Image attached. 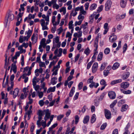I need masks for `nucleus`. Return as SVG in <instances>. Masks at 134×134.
Instances as JSON below:
<instances>
[{"label":"nucleus","mask_w":134,"mask_h":134,"mask_svg":"<svg viewBox=\"0 0 134 134\" xmlns=\"http://www.w3.org/2000/svg\"><path fill=\"white\" fill-rule=\"evenodd\" d=\"M83 86V83L82 82H81L79 83L78 85V89L79 90H80L82 89Z\"/></svg>","instance_id":"a18cd8bd"},{"label":"nucleus","mask_w":134,"mask_h":134,"mask_svg":"<svg viewBox=\"0 0 134 134\" xmlns=\"http://www.w3.org/2000/svg\"><path fill=\"white\" fill-rule=\"evenodd\" d=\"M77 14V12L76 11H74V10H73L72 11L70 14H71L73 16H75Z\"/></svg>","instance_id":"603ef678"},{"label":"nucleus","mask_w":134,"mask_h":134,"mask_svg":"<svg viewBox=\"0 0 134 134\" xmlns=\"http://www.w3.org/2000/svg\"><path fill=\"white\" fill-rule=\"evenodd\" d=\"M129 85V83L128 82H124L121 84L120 86L121 88H127Z\"/></svg>","instance_id":"6e6552de"},{"label":"nucleus","mask_w":134,"mask_h":134,"mask_svg":"<svg viewBox=\"0 0 134 134\" xmlns=\"http://www.w3.org/2000/svg\"><path fill=\"white\" fill-rule=\"evenodd\" d=\"M103 57V53L101 52H99L98 55L97 59L98 61H100L102 60Z\"/></svg>","instance_id":"f3484780"},{"label":"nucleus","mask_w":134,"mask_h":134,"mask_svg":"<svg viewBox=\"0 0 134 134\" xmlns=\"http://www.w3.org/2000/svg\"><path fill=\"white\" fill-rule=\"evenodd\" d=\"M111 4V2L110 0H108L107 1L105 5V10L106 11H108L110 10Z\"/></svg>","instance_id":"f03ea898"},{"label":"nucleus","mask_w":134,"mask_h":134,"mask_svg":"<svg viewBox=\"0 0 134 134\" xmlns=\"http://www.w3.org/2000/svg\"><path fill=\"white\" fill-rule=\"evenodd\" d=\"M36 14L35 13L34 14L32 15L31 14H30L28 16L29 19V20L31 19V18L34 19L35 17V15Z\"/></svg>","instance_id":"58836bf2"},{"label":"nucleus","mask_w":134,"mask_h":134,"mask_svg":"<svg viewBox=\"0 0 134 134\" xmlns=\"http://www.w3.org/2000/svg\"><path fill=\"white\" fill-rule=\"evenodd\" d=\"M63 50L61 48H60L59 50V54L57 56L60 57L62 55V52Z\"/></svg>","instance_id":"5fc2aeb1"},{"label":"nucleus","mask_w":134,"mask_h":134,"mask_svg":"<svg viewBox=\"0 0 134 134\" xmlns=\"http://www.w3.org/2000/svg\"><path fill=\"white\" fill-rule=\"evenodd\" d=\"M55 130H53V129L49 128V131L47 132V134H55Z\"/></svg>","instance_id":"bb28decb"},{"label":"nucleus","mask_w":134,"mask_h":134,"mask_svg":"<svg viewBox=\"0 0 134 134\" xmlns=\"http://www.w3.org/2000/svg\"><path fill=\"white\" fill-rule=\"evenodd\" d=\"M103 8V6L102 5H101V6H100L98 7V9L97 10V12H100L101 11H102Z\"/></svg>","instance_id":"052dcab7"},{"label":"nucleus","mask_w":134,"mask_h":134,"mask_svg":"<svg viewBox=\"0 0 134 134\" xmlns=\"http://www.w3.org/2000/svg\"><path fill=\"white\" fill-rule=\"evenodd\" d=\"M82 21V20H80L78 21H76L75 23V25L76 26L77 25H80Z\"/></svg>","instance_id":"13d9d810"},{"label":"nucleus","mask_w":134,"mask_h":134,"mask_svg":"<svg viewBox=\"0 0 134 134\" xmlns=\"http://www.w3.org/2000/svg\"><path fill=\"white\" fill-rule=\"evenodd\" d=\"M98 67V64L96 62L94 63L92 68V71L93 73H95L97 70Z\"/></svg>","instance_id":"1a4fd4ad"},{"label":"nucleus","mask_w":134,"mask_h":134,"mask_svg":"<svg viewBox=\"0 0 134 134\" xmlns=\"http://www.w3.org/2000/svg\"><path fill=\"white\" fill-rule=\"evenodd\" d=\"M79 92H77L76 93L74 97V100H76L78 98L79 95Z\"/></svg>","instance_id":"69168bd1"},{"label":"nucleus","mask_w":134,"mask_h":134,"mask_svg":"<svg viewBox=\"0 0 134 134\" xmlns=\"http://www.w3.org/2000/svg\"><path fill=\"white\" fill-rule=\"evenodd\" d=\"M32 31L29 29L27 32V31L26 32L25 34H27V37H28V38H30L32 34Z\"/></svg>","instance_id":"7c9ffc66"},{"label":"nucleus","mask_w":134,"mask_h":134,"mask_svg":"<svg viewBox=\"0 0 134 134\" xmlns=\"http://www.w3.org/2000/svg\"><path fill=\"white\" fill-rule=\"evenodd\" d=\"M24 41L23 38V36L21 35L20 36L19 39V41L20 43H22Z\"/></svg>","instance_id":"49530a36"},{"label":"nucleus","mask_w":134,"mask_h":134,"mask_svg":"<svg viewBox=\"0 0 134 134\" xmlns=\"http://www.w3.org/2000/svg\"><path fill=\"white\" fill-rule=\"evenodd\" d=\"M8 79L9 77L8 76L6 78V82L4 84V80H3V87H6V86L7 85L8 83Z\"/></svg>","instance_id":"c756f323"},{"label":"nucleus","mask_w":134,"mask_h":134,"mask_svg":"<svg viewBox=\"0 0 134 134\" xmlns=\"http://www.w3.org/2000/svg\"><path fill=\"white\" fill-rule=\"evenodd\" d=\"M57 78L56 77H55L52 78L51 83L53 85L55 84L57 82Z\"/></svg>","instance_id":"9b49d317"},{"label":"nucleus","mask_w":134,"mask_h":134,"mask_svg":"<svg viewBox=\"0 0 134 134\" xmlns=\"http://www.w3.org/2000/svg\"><path fill=\"white\" fill-rule=\"evenodd\" d=\"M37 37L34 34H33L31 37V40L32 41V43L35 44L37 42Z\"/></svg>","instance_id":"ddd939ff"},{"label":"nucleus","mask_w":134,"mask_h":134,"mask_svg":"<svg viewBox=\"0 0 134 134\" xmlns=\"http://www.w3.org/2000/svg\"><path fill=\"white\" fill-rule=\"evenodd\" d=\"M89 118L90 117L89 116L87 115L85 116L83 119V123L85 124L87 123L89 121Z\"/></svg>","instance_id":"4be33fe9"},{"label":"nucleus","mask_w":134,"mask_h":134,"mask_svg":"<svg viewBox=\"0 0 134 134\" xmlns=\"http://www.w3.org/2000/svg\"><path fill=\"white\" fill-rule=\"evenodd\" d=\"M110 52V49L108 48H107L104 50V53L105 54H107L109 53Z\"/></svg>","instance_id":"e433bc0d"},{"label":"nucleus","mask_w":134,"mask_h":134,"mask_svg":"<svg viewBox=\"0 0 134 134\" xmlns=\"http://www.w3.org/2000/svg\"><path fill=\"white\" fill-rule=\"evenodd\" d=\"M39 66L41 67H44V68L46 67V65H45V63L44 62H40L39 63Z\"/></svg>","instance_id":"8fccbe9b"},{"label":"nucleus","mask_w":134,"mask_h":134,"mask_svg":"<svg viewBox=\"0 0 134 134\" xmlns=\"http://www.w3.org/2000/svg\"><path fill=\"white\" fill-rule=\"evenodd\" d=\"M104 111L105 115L106 118L108 119H110L111 117V114L110 111L106 109H104Z\"/></svg>","instance_id":"7ed1b4c3"},{"label":"nucleus","mask_w":134,"mask_h":134,"mask_svg":"<svg viewBox=\"0 0 134 134\" xmlns=\"http://www.w3.org/2000/svg\"><path fill=\"white\" fill-rule=\"evenodd\" d=\"M94 14L93 13L89 17V23L90 24L92 23L93 21L94 18Z\"/></svg>","instance_id":"a211bd4d"},{"label":"nucleus","mask_w":134,"mask_h":134,"mask_svg":"<svg viewBox=\"0 0 134 134\" xmlns=\"http://www.w3.org/2000/svg\"><path fill=\"white\" fill-rule=\"evenodd\" d=\"M75 87H73L72 88L69 94V96L70 97H71L73 96L75 92Z\"/></svg>","instance_id":"412c9836"},{"label":"nucleus","mask_w":134,"mask_h":134,"mask_svg":"<svg viewBox=\"0 0 134 134\" xmlns=\"http://www.w3.org/2000/svg\"><path fill=\"white\" fill-rule=\"evenodd\" d=\"M96 116L95 114L93 115L91 118V122L92 123H94L96 120Z\"/></svg>","instance_id":"2f4dec72"},{"label":"nucleus","mask_w":134,"mask_h":134,"mask_svg":"<svg viewBox=\"0 0 134 134\" xmlns=\"http://www.w3.org/2000/svg\"><path fill=\"white\" fill-rule=\"evenodd\" d=\"M36 76H35L34 77L32 80V85L33 86H34L35 85H36L37 82L36 81Z\"/></svg>","instance_id":"c9c22d12"},{"label":"nucleus","mask_w":134,"mask_h":134,"mask_svg":"<svg viewBox=\"0 0 134 134\" xmlns=\"http://www.w3.org/2000/svg\"><path fill=\"white\" fill-rule=\"evenodd\" d=\"M14 15L13 14L9 13L7 19V23L8 21V19H9L10 20H12L14 19Z\"/></svg>","instance_id":"f8f14e48"},{"label":"nucleus","mask_w":134,"mask_h":134,"mask_svg":"<svg viewBox=\"0 0 134 134\" xmlns=\"http://www.w3.org/2000/svg\"><path fill=\"white\" fill-rule=\"evenodd\" d=\"M117 38V37L114 34H112L109 38V41L111 42H114Z\"/></svg>","instance_id":"39448f33"},{"label":"nucleus","mask_w":134,"mask_h":134,"mask_svg":"<svg viewBox=\"0 0 134 134\" xmlns=\"http://www.w3.org/2000/svg\"><path fill=\"white\" fill-rule=\"evenodd\" d=\"M19 92V90L18 88H15L13 92V94L14 98H15L18 95Z\"/></svg>","instance_id":"4468645a"},{"label":"nucleus","mask_w":134,"mask_h":134,"mask_svg":"<svg viewBox=\"0 0 134 134\" xmlns=\"http://www.w3.org/2000/svg\"><path fill=\"white\" fill-rule=\"evenodd\" d=\"M128 106L126 104H124L122 105L121 107V111L122 112H123L126 111L127 109Z\"/></svg>","instance_id":"dca6fc26"},{"label":"nucleus","mask_w":134,"mask_h":134,"mask_svg":"<svg viewBox=\"0 0 134 134\" xmlns=\"http://www.w3.org/2000/svg\"><path fill=\"white\" fill-rule=\"evenodd\" d=\"M122 80L121 79H119L117 80H114L112 81L111 83L110 84L111 85H113L118 83H119L121 82Z\"/></svg>","instance_id":"2eb2a0df"},{"label":"nucleus","mask_w":134,"mask_h":134,"mask_svg":"<svg viewBox=\"0 0 134 134\" xmlns=\"http://www.w3.org/2000/svg\"><path fill=\"white\" fill-rule=\"evenodd\" d=\"M117 100H115L110 105V107L111 108H112L117 103Z\"/></svg>","instance_id":"f704fd0d"},{"label":"nucleus","mask_w":134,"mask_h":134,"mask_svg":"<svg viewBox=\"0 0 134 134\" xmlns=\"http://www.w3.org/2000/svg\"><path fill=\"white\" fill-rule=\"evenodd\" d=\"M92 63L93 62L92 61L88 63L87 66V69H89L90 68Z\"/></svg>","instance_id":"09e8293b"},{"label":"nucleus","mask_w":134,"mask_h":134,"mask_svg":"<svg viewBox=\"0 0 134 134\" xmlns=\"http://www.w3.org/2000/svg\"><path fill=\"white\" fill-rule=\"evenodd\" d=\"M62 62V60H59L58 62V65H56V66H55L54 67L52 71H53L56 68H59L60 67V64H61Z\"/></svg>","instance_id":"393cba45"},{"label":"nucleus","mask_w":134,"mask_h":134,"mask_svg":"<svg viewBox=\"0 0 134 134\" xmlns=\"http://www.w3.org/2000/svg\"><path fill=\"white\" fill-rule=\"evenodd\" d=\"M90 51L88 47H87L86 49L84 51V53L86 54L87 55H88L90 53Z\"/></svg>","instance_id":"72a5a7b5"},{"label":"nucleus","mask_w":134,"mask_h":134,"mask_svg":"<svg viewBox=\"0 0 134 134\" xmlns=\"http://www.w3.org/2000/svg\"><path fill=\"white\" fill-rule=\"evenodd\" d=\"M104 75L105 76H107L108 74L109 73V72L108 70H105L103 72Z\"/></svg>","instance_id":"bf43d9fd"},{"label":"nucleus","mask_w":134,"mask_h":134,"mask_svg":"<svg viewBox=\"0 0 134 134\" xmlns=\"http://www.w3.org/2000/svg\"><path fill=\"white\" fill-rule=\"evenodd\" d=\"M94 77L92 76H91L87 80V82L88 83H90L93 82Z\"/></svg>","instance_id":"473e14b6"},{"label":"nucleus","mask_w":134,"mask_h":134,"mask_svg":"<svg viewBox=\"0 0 134 134\" xmlns=\"http://www.w3.org/2000/svg\"><path fill=\"white\" fill-rule=\"evenodd\" d=\"M84 17L82 15H81L80 14L78 17V19L80 20H82V21L84 19Z\"/></svg>","instance_id":"de8ad7c7"},{"label":"nucleus","mask_w":134,"mask_h":134,"mask_svg":"<svg viewBox=\"0 0 134 134\" xmlns=\"http://www.w3.org/2000/svg\"><path fill=\"white\" fill-rule=\"evenodd\" d=\"M79 119V118L78 115H76L75 117V124L76 125L78 123Z\"/></svg>","instance_id":"4c0bfd02"},{"label":"nucleus","mask_w":134,"mask_h":134,"mask_svg":"<svg viewBox=\"0 0 134 134\" xmlns=\"http://www.w3.org/2000/svg\"><path fill=\"white\" fill-rule=\"evenodd\" d=\"M44 103V102L42 100H40L38 102L39 104L41 107L42 106Z\"/></svg>","instance_id":"864d4df0"},{"label":"nucleus","mask_w":134,"mask_h":134,"mask_svg":"<svg viewBox=\"0 0 134 134\" xmlns=\"http://www.w3.org/2000/svg\"><path fill=\"white\" fill-rule=\"evenodd\" d=\"M89 6V3H88V2H87L85 4V9L86 10H87V9L88 8Z\"/></svg>","instance_id":"338daca9"},{"label":"nucleus","mask_w":134,"mask_h":134,"mask_svg":"<svg viewBox=\"0 0 134 134\" xmlns=\"http://www.w3.org/2000/svg\"><path fill=\"white\" fill-rule=\"evenodd\" d=\"M11 68L14 73H15L16 71V66L15 64H12Z\"/></svg>","instance_id":"a878e982"},{"label":"nucleus","mask_w":134,"mask_h":134,"mask_svg":"<svg viewBox=\"0 0 134 134\" xmlns=\"http://www.w3.org/2000/svg\"><path fill=\"white\" fill-rule=\"evenodd\" d=\"M98 40L96 39L95 41L94 44V47L95 48V49L94 50V51H97L98 48Z\"/></svg>","instance_id":"cd10ccee"},{"label":"nucleus","mask_w":134,"mask_h":134,"mask_svg":"<svg viewBox=\"0 0 134 134\" xmlns=\"http://www.w3.org/2000/svg\"><path fill=\"white\" fill-rule=\"evenodd\" d=\"M97 5L96 4H92L90 6V9L91 10H92L95 9L97 7Z\"/></svg>","instance_id":"b1692460"},{"label":"nucleus","mask_w":134,"mask_h":134,"mask_svg":"<svg viewBox=\"0 0 134 134\" xmlns=\"http://www.w3.org/2000/svg\"><path fill=\"white\" fill-rule=\"evenodd\" d=\"M64 116V115H60L58 116L57 117V120H60Z\"/></svg>","instance_id":"e2e57ef3"},{"label":"nucleus","mask_w":134,"mask_h":134,"mask_svg":"<svg viewBox=\"0 0 134 134\" xmlns=\"http://www.w3.org/2000/svg\"><path fill=\"white\" fill-rule=\"evenodd\" d=\"M44 111H43L40 110H39L38 111L37 115H38V120L36 122L37 125L38 127L40 126V121H41L42 119V117L43 116L44 114Z\"/></svg>","instance_id":"f257e3e1"},{"label":"nucleus","mask_w":134,"mask_h":134,"mask_svg":"<svg viewBox=\"0 0 134 134\" xmlns=\"http://www.w3.org/2000/svg\"><path fill=\"white\" fill-rule=\"evenodd\" d=\"M63 30L62 27H60L59 29H57V31L58 32V34L59 35L60 34Z\"/></svg>","instance_id":"0e129e2a"},{"label":"nucleus","mask_w":134,"mask_h":134,"mask_svg":"<svg viewBox=\"0 0 134 134\" xmlns=\"http://www.w3.org/2000/svg\"><path fill=\"white\" fill-rule=\"evenodd\" d=\"M100 84L102 85H105L106 86L107 85L106 82L105 81V80L103 79H102L100 81Z\"/></svg>","instance_id":"c03bdc74"},{"label":"nucleus","mask_w":134,"mask_h":134,"mask_svg":"<svg viewBox=\"0 0 134 134\" xmlns=\"http://www.w3.org/2000/svg\"><path fill=\"white\" fill-rule=\"evenodd\" d=\"M120 64L118 62H116L115 63L112 67V69L113 70H115L117 69L119 66Z\"/></svg>","instance_id":"6ab92c4d"},{"label":"nucleus","mask_w":134,"mask_h":134,"mask_svg":"<svg viewBox=\"0 0 134 134\" xmlns=\"http://www.w3.org/2000/svg\"><path fill=\"white\" fill-rule=\"evenodd\" d=\"M53 42H54V40H55V42L56 43H58L59 42V39L58 36H57L56 37L54 38L53 39Z\"/></svg>","instance_id":"3c124183"},{"label":"nucleus","mask_w":134,"mask_h":134,"mask_svg":"<svg viewBox=\"0 0 134 134\" xmlns=\"http://www.w3.org/2000/svg\"><path fill=\"white\" fill-rule=\"evenodd\" d=\"M44 111L45 112V115L44 117V119L46 121L49 118L50 116L51 113L49 112L48 109L44 110Z\"/></svg>","instance_id":"20e7f679"},{"label":"nucleus","mask_w":134,"mask_h":134,"mask_svg":"<svg viewBox=\"0 0 134 134\" xmlns=\"http://www.w3.org/2000/svg\"><path fill=\"white\" fill-rule=\"evenodd\" d=\"M127 44L125 43L123 47V53H124L125 52V51L127 50Z\"/></svg>","instance_id":"a19ab883"},{"label":"nucleus","mask_w":134,"mask_h":134,"mask_svg":"<svg viewBox=\"0 0 134 134\" xmlns=\"http://www.w3.org/2000/svg\"><path fill=\"white\" fill-rule=\"evenodd\" d=\"M55 86L53 87H50L48 89L47 92V93H49L51 92H54L55 91Z\"/></svg>","instance_id":"aec40b11"},{"label":"nucleus","mask_w":134,"mask_h":134,"mask_svg":"<svg viewBox=\"0 0 134 134\" xmlns=\"http://www.w3.org/2000/svg\"><path fill=\"white\" fill-rule=\"evenodd\" d=\"M127 0H121L120 4L121 7L122 8H125L126 5Z\"/></svg>","instance_id":"9d476101"},{"label":"nucleus","mask_w":134,"mask_h":134,"mask_svg":"<svg viewBox=\"0 0 134 134\" xmlns=\"http://www.w3.org/2000/svg\"><path fill=\"white\" fill-rule=\"evenodd\" d=\"M43 71V70L41 68H40L39 69H37L36 70V72H39V73H42Z\"/></svg>","instance_id":"4d7b16f0"},{"label":"nucleus","mask_w":134,"mask_h":134,"mask_svg":"<svg viewBox=\"0 0 134 134\" xmlns=\"http://www.w3.org/2000/svg\"><path fill=\"white\" fill-rule=\"evenodd\" d=\"M108 95L110 99H114L116 95L115 92L113 91H111L109 92Z\"/></svg>","instance_id":"0eeeda50"},{"label":"nucleus","mask_w":134,"mask_h":134,"mask_svg":"<svg viewBox=\"0 0 134 134\" xmlns=\"http://www.w3.org/2000/svg\"><path fill=\"white\" fill-rule=\"evenodd\" d=\"M105 94L104 93H102L98 99L99 100H102Z\"/></svg>","instance_id":"79ce46f5"},{"label":"nucleus","mask_w":134,"mask_h":134,"mask_svg":"<svg viewBox=\"0 0 134 134\" xmlns=\"http://www.w3.org/2000/svg\"><path fill=\"white\" fill-rule=\"evenodd\" d=\"M126 15V14L125 13L121 15H118L116 16V19L118 21H120L121 20L124 19Z\"/></svg>","instance_id":"423d86ee"},{"label":"nucleus","mask_w":134,"mask_h":134,"mask_svg":"<svg viewBox=\"0 0 134 134\" xmlns=\"http://www.w3.org/2000/svg\"><path fill=\"white\" fill-rule=\"evenodd\" d=\"M40 127H40L41 125H42V126L43 127V128H45L46 126V121L45 120V121H44L43 120H42L41 121H40Z\"/></svg>","instance_id":"5701e85b"},{"label":"nucleus","mask_w":134,"mask_h":134,"mask_svg":"<svg viewBox=\"0 0 134 134\" xmlns=\"http://www.w3.org/2000/svg\"><path fill=\"white\" fill-rule=\"evenodd\" d=\"M106 65V63H103L101 65L100 70L101 71L103 70L105 68Z\"/></svg>","instance_id":"ea45409f"},{"label":"nucleus","mask_w":134,"mask_h":134,"mask_svg":"<svg viewBox=\"0 0 134 134\" xmlns=\"http://www.w3.org/2000/svg\"><path fill=\"white\" fill-rule=\"evenodd\" d=\"M130 75V73L129 72H127L125 73L122 77L123 79L124 80L127 79Z\"/></svg>","instance_id":"c85d7f7f"},{"label":"nucleus","mask_w":134,"mask_h":134,"mask_svg":"<svg viewBox=\"0 0 134 134\" xmlns=\"http://www.w3.org/2000/svg\"><path fill=\"white\" fill-rule=\"evenodd\" d=\"M38 96L40 98H42L43 95V93L42 92H38Z\"/></svg>","instance_id":"6e6d98bb"},{"label":"nucleus","mask_w":134,"mask_h":134,"mask_svg":"<svg viewBox=\"0 0 134 134\" xmlns=\"http://www.w3.org/2000/svg\"><path fill=\"white\" fill-rule=\"evenodd\" d=\"M17 58V57L15 55L14 57H13L12 58V60L13 62L14 63H15L16 62V60H15L14 61V59H16Z\"/></svg>","instance_id":"680f3d73"},{"label":"nucleus","mask_w":134,"mask_h":134,"mask_svg":"<svg viewBox=\"0 0 134 134\" xmlns=\"http://www.w3.org/2000/svg\"><path fill=\"white\" fill-rule=\"evenodd\" d=\"M131 90H128L126 91H125L124 92V93L126 94H129L131 93Z\"/></svg>","instance_id":"774afa93"},{"label":"nucleus","mask_w":134,"mask_h":134,"mask_svg":"<svg viewBox=\"0 0 134 134\" xmlns=\"http://www.w3.org/2000/svg\"><path fill=\"white\" fill-rule=\"evenodd\" d=\"M107 124L106 123H105L103 124L101 126L100 129L101 130L104 129L106 127Z\"/></svg>","instance_id":"37998d69"}]
</instances>
